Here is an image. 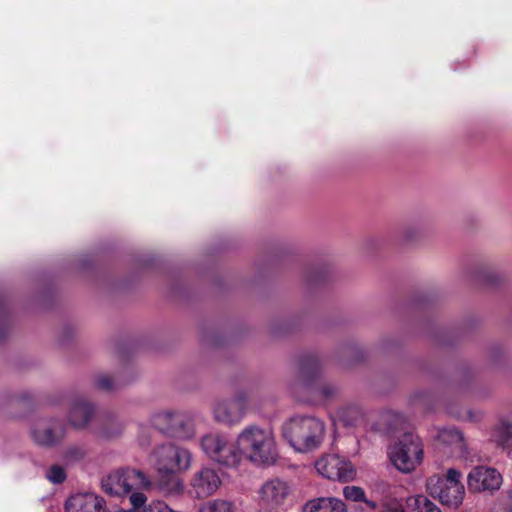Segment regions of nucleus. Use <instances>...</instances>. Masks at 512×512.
Here are the masks:
<instances>
[{
  "label": "nucleus",
  "mask_w": 512,
  "mask_h": 512,
  "mask_svg": "<svg viewBox=\"0 0 512 512\" xmlns=\"http://www.w3.org/2000/svg\"><path fill=\"white\" fill-rule=\"evenodd\" d=\"M106 494L128 496L131 508L143 506L147 501L145 492L152 488V481L140 470L125 468L111 472L101 481Z\"/></svg>",
  "instance_id": "nucleus-1"
},
{
  "label": "nucleus",
  "mask_w": 512,
  "mask_h": 512,
  "mask_svg": "<svg viewBox=\"0 0 512 512\" xmlns=\"http://www.w3.org/2000/svg\"><path fill=\"white\" fill-rule=\"evenodd\" d=\"M240 460L245 457L257 465H272L278 458L274 435L271 429L257 425L245 427L237 436Z\"/></svg>",
  "instance_id": "nucleus-2"
},
{
  "label": "nucleus",
  "mask_w": 512,
  "mask_h": 512,
  "mask_svg": "<svg viewBox=\"0 0 512 512\" xmlns=\"http://www.w3.org/2000/svg\"><path fill=\"white\" fill-rule=\"evenodd\" d=\"M285 440L295 451L306 453L317 449L325 435L324 423L312 416H296L282 428Z\"/></svg>",
  "instance_id": "nucleus-3"
},
{
  "label": "nucleus",
  "mask_w": 512,
  "mask_h": 512,
  "mask_svg": "<svg viewBox=\"0 0 512 512\" xmlns=\"http://www.w3.org/2000/svg\"><path fill=\"white\" fill-rule=\"evenodd\" d=\"M200 447L207 458L221 466L230 468L240 463L237 440L234 441L227 434L207 433L201 437Z\"/></svg>",
  "instance_id": "nucleus-4"
},
{
  "label": "nucleus",
  "mask_w": 512,
  "mask_h": 512,
  "mask_svg": "<svg viewBox=\"0 0 512 512\" xmlns=\"http://www.w3.org/2000/svg\"><path fill=\"white\" fill-rule=\"evenodd\" d=\"M461 473L450 468L445 477L432 476L427 481V490L434 498H438L441 503L458 507L464 498L465 490L461 481Z\"/></svg>",
  "instance_id": "nucleus-5"
},
{
  "label": "nucleus",
  "mask_w": 512,
  "mask_h": 512,
  "mask_svg": "<svg viewBox=\"0 0 512 512\" xmlns=\"http://www.w3.org/2000/svg\"><path fill=\"white\" fill-rule=\"evenodd\" d=\"M389 458L395 468L408 473L415 469L423 459V446L418 436L406 433L389 449Z\"/></svg>",
  "instance_id": "nucleus-6"
},
{
  "label": "nucleus",
  "mask_w": 512,
  "mask_h": 512,
  "mask_svg": "<svg viewBox=\"0 0 512 512\" xmlns=\"http://www.w3.org/2000/svg\"><path fill=\"white\" fill-rule=\"evenodd\" d=\"M151 425L161 433L179 439H190L195 434L193 419L186 412H157L151 417Z\"/></svg>",
  "instance_id": "nucleus-7"
},
{
  "label": "nucleus",
  "mask_w": 512,
  "mask_h": 512,
  "mask_svg": "<svg viewBox=\"0 0 512 512\" xmlns=\"http://www.w3.org/2000/svg\"><path fill=\"white\" fill-rule=\"evenodd\" d=\"M158 473L187 470L191 465L192 455L186 448L166 443L157 446L151 455Z\"/></svg>",
  "instance_id": "nucleus-8"
},
{
  "label": "nucleus",
  "mask_w": 512,
  "mask_h": 512,
  "mask_svg": "<svg viewBox=\"0 0 512 512\" xmlns=\"http://www.w3.org/2000/svg\"><path fill=\"white\" fill-rule=\"evenodd\" d=\"M317 472L324 478L339 482L353 481L356 475L353 464L337 454H329L315 462Z\"/></svg>",
  "instance_id": "nucleus-9"
},
{
  "label": "nucleus",
  "mask_w": 512,
  "mask_h": 512,
  "mask_svg": "<svg viewBox=\"0 0 512 512\" xmlns=\"http://www.w3.org/2000/svg\"><path fill=\"white\" fill-rule=\"evenodd\" d=\"M299 373L302 383L307 390L319 394L324 398H329L335 394L336 388L333 385H317L314 383L320 374V364L315 356H307L301 360Z\"/></svg>",
  "instance_id": "nucleus-10"
},
{
  "label": "nucleus",
  "mask_w": 512,
  "mask_h": 512,
  "mask_svg": "<svg viewBox=\"0 0 512 512\" xmlns=\"http://www.w3.org/2000/svg\"><path fill=\"white\" fill-rule=\"evenodd\" d=\"M221 483L218 472L211 467H202L193 474L190 480L192 493L199 499L213 495Z\"/></svg>",
  "instance_id": "nucleus-11"
},
{
  "label": "nucleus",
  "mask_w": 512,
  "mask_h": 512,
  "mask_svg": "<svg viewBox=\"0 0 512 512\" xmlns=\"http://www.w3.org/2000/svg\"><path fill=\"white\" fill-rule=\"evenodd\" d=\"M467 482L471 491H493L500 488L502 476L494 468L476 466L469 472Z\"/></svg>",
  "instance_id": "nucleus-12"
},
{
  "label": "nucleus",
  "mask_w": 512,
  "mask_h": 512,
  "mask_svg": "<svg viewBox=\"0 0 512 512\" xmlns=\"http://www.w3.org/2000/svg\"><path fill=\"white\" fill-rule=\"evenodd\" d=\"M64 435L63 425L56 420L38 421L31 431L33 441L37 445L46 447L58 444L64 438Z\"/></svg>",
  "instance_id": "nucleus-13"
},
{
  "label": "nucleus",
  "mask_w": 512,
  "mask_h": 512,
  "mask_svg": "<svg viewBox=\"0 0 512 512\" xmlns=\"http://www.w3.org/2000/svg\"><path fill=\"white\" fill-rule=\"evenodd\" d=\"M66 512H104L105 502L94 493H78L65 502Z\"/></svg>",
  "instance_id": "nucleus-14"
},
{
  "label": "nucleus",
  "mask_w": 512,
  "mask_h": 512,
  "mask_svg": "<svg viewBox=\"0 0 512 512\" xmlns=\"http://www.w3.org/2000/svg\"><path fill=\"white\" fill-rule=\"evenodd\" d=\"M158 479L152 482L151 490H155L159 495L167 499H177L184 492L183 481L175 472L158 473Z\"/></svg>",
  "instance_id": "nucleus-15"
},
{
  "label": "nucleus",
  "mask_w": 512,
  "mask_h": 512,
  "mask_svg": "<svg viewBox=\"0 0 512 512\" xmlns=\"http://www.w3.org/2000/svg\"><path fill=\"white\" fill-rule=\"evenodd\" d=\"M291 488L286 481L272 479L263 484L261 488L262 501L271 507L283 505L289 497Z\"/></svg>",
  "instance_id": "nucleus-16"
},
{
  "label": "nucleus",
  "mask_w": 512,
  "mask_h": 512,
  "mask_svg": "<svg viewBox=\"0 0 512 512\" xmlns=\"http://www.w3.org/2000/svg\"><path fill=\"white\" fill-rule=\"evenodd\" d=\"M95 412L94 406L84 400H76L68 415L69 423L76 429L85 428Z\"/></svg>",
  "instance_id": "nucleus-17"
},
{
  "label": "nucleus",
  "mask_w": 512,
  "mask_h": 512,
  "mask_svg": "<svg viewBox=\"0 0 512 512\" xmlns=\"http://www.w3.org/2000/svg\"><path fill=\"white\" fill-rule=\"evenodd\" d=\"M213 413L217 422L229 425L238 423L244 416L232 400L218 402L214 406Z\"/></svg>",
  "instance_id": "nucleus-18"
},
{
  "label": "nucleus",
  "mask_w": 512,
  "mask_h": 512,
  "mask_svg": "<svg viewBox=\"0 0 512 512\" xmlns=\"http://www.w3.org/2000/svg\"><path fill=\"white\" fill-rule=\"evenodd\" d=\"M304 512H347L345 503L334 497H320L308 501Z\"/></svg>",
  "instance_id": "nucleus-19"
},
{
  "label": "nucleus",
  "mask_w": 512,
  "mask_h": 512,
  "mask_svg": "<svg viewBox=\"0 0 512 512\" xmlns=\"http://www.w3.org/2000/svg\"><path fill=\"white\" fill-rule=\"evenodd\" d=\"M408 505L413 512H441L439 507L424 495L409 498Z\"/></svg>",
  "instance_id": "nucleus-20"
},
{
  "label": "nucleus",
  "mask_w": 512,
  "mask_h": 512,
  "mask_svg": "<svg viewBox=\"0 0 512 512\" xmlns=\"http://www.w3.org/2000/svg\"><path fill=\"white\" fill-rule=\"evenodd\" d=\"M122 430V423L114 416H109L105 419L103 427L98 430V435L102 438L109 439L121 434Z\"/></svg>",
  "instance_id": "nucleus-21"
},
{
  "label": "nucleus",
  "mask_w": 512,
  "mask_h": 512,
  "mask_svg": "<svg viewBox=\"0 0 512 512\" xmlns=\"http://www.w3.org/2000/svg\"><path fill=\"white\" fill-rule=\"evenodd\" d=\"M199 512H236V507L231 501L215 499L201 505Z\"/></svg>",
  "instance_id": "nucleus-22"
},
{
  "label": "nucleus",
  "mask_w": 512,
  "mask_h": 512,
  "mask_svg": "<svg viewBox=\"0 0 512 512\" xmlns=\"http://www.w3.org/2000/svg\"><path fill=\"white\" fill-rule=\"evenodd\" d=\"M494 437L499 445L508 447L512 440V422L503 419L496 427Z\"/></svg>",
  "instance_id": "nucleus-23"
},
{
  "label": "nucleus",
  "mask_w": 512,
  "mask_h": 512,
  "mask_svg": "<svg viewBox=\"0 0 512 512\" xmlns=\"http://www.w3.org/2000/svg\"><path fill=\"white\" fill-rule=\"evenodd\" d=\"M343 495L347 500L359 502L363 501L371 509H376L377 505L374 501L367 500L365 498V492L361 487L358 486H346L343 489Z\"/></svg>",
  "instance_id": "nucleus-24"
},
{
  "label": "nucleus",
  "mask_w": 512,
  "mask_h": 512,
  "mask_svg": "<svg viewBox=\"0 0 512 512\" xmlns=\"http://www.w3.org/2000/svg\"><path fill=\"white\" fill-rule=\"evenodd\" d=\"M87 450L83 445L74 444L68 446L62 453V458L66 464H74L84 459Z\"/></svg>",
  "instance_id": "nucleus-25"
},
{
  "label": "nucleus",
  "mask_w": 512,
  "mask_h": 512,
  "mask_svg": "<svg viewBox=\"0 0 512 512\" xmlns=\"http://www.w3.org/2000/svg\"><path fill=\"white\" fill-rule=\"evenodd\" d=\"M340 417L346 426H353L362 417V412L357 406H351L344 409Z\"/></svg>",
  "instance_id": "nucleus-26"
},
{
  "label": "nucleus",
  "mask_w": 512,
  "mask_h": 512,
  "mask_svg": "<svg viewBox=\"0 0 512 512\" xmlns=\"http://www.w3.org/2000/svg\"><path fill=\"white\" fill-rule=\"evenodd\" d=\"M66 476L65 469L59 465H52L46 474L47 479L54 484L63 483Z\"/></svg>",
  "instance_id": "nucleus-27"
},
{
  "label": "nucleus",
  "mask_w": 512,
  "mask_h": 512,
  "mask_svg": "<svg viewBox=\"0 0 512 512\" xmlns=\"http://www.w3.org/2000/svg\"><path fill=\"white\" fill-rule=\"evenodd\" d=\"M95 386L103 391H112L115 383L108 375H99L95 378Z\"/></svg>",
  "instance_id": "nucleus-28"
},
{
  "label": "nucleus",
  "mask_w": 512,
  "mask_h": 512,
  "mask_svg": "<svg viewBox=\"0 0 512 512\" xmlns=\"http://www.w3.org/2000/svg\"><path fill=\"white\" fill-rule=\"evenodd\" d=\"M248 398V394L245 391H239L231 400L234 402V405H236L237 408H239L244 414Z\"/></svg>",
  "instance_id": "nucleus-29"
},
{
  "label": "nucleus",
  "mask_w": 512,
  "mask_h": 512,
  "mask_svg": "<svg viewBox=\"0 0 512 512\" xmlns=\"http://www.w3.org/2000/svg\"><path fill=\"white\" fill-rule=\"evenodd\" d=\"M443 432L449 434L452 437V439H454V440H458V441L463 440V435H462L461 431H459L455 428L446 429V430H443Z\"/></svg>",
  "instance_id": "nucleus-30"
},
{
  "label": "nucleus",
  "mask_w": 512,
  "mask_h": 512,
  "mask_svg": "<svg viewBox=\"0 0 512 512\" xmlns=\"http://www.w3.org/2000/svg\"><path fill=\"white\" fill-rule=\"evenodd\" d=\"M383 512H405V510L401 505L394 504L387 506Z\"/></svg>",
  "instance_id": "nucleus-31"
},
{
  "label": "nucleus",
  "mask_w": 512,
  "mask_h": 512,
  "mask_svg": "<svg viewBox=\"0 0 512 512\" xmlns=\"http://www.w3.org/2000/svg\"><path fill=\"white\" fill-rule=\"evenodd\" d=\"M139 441H140V445H142V446H148L150 444L149 440H146L144 438H141Z\"/></svg>",
  "instance_id": "nucleus-32"
},
{
  "label": "nucleus",
  "mask_w": 512,
  "mask_h": 512,
  "mask_svg": "<svg viewBox=\"0 0 512 512\" xmlns=\"http://www.w3.org/2000/svg\"><path fill=\"white\" fill-rule=\"evenodd\" d=\"M390 416H392V413H390V412L383 414L384 418H389Z\"/></svg>",
  "instance_id": "nucleus-33"
},
{
  "label": "nucleus",
  "mask_w": 512,
  "mask_h": 512,
  "mask_svg": "<svg viewBox=\"0 0 512 512\" xmlns=\"http://www.w3.org/2000/svg\"><path fill=\"white\" fill-rule=\"evenodd\" d=\"M511 495H512V491H511Z\"/></svg>",
  "instance_id": "nucleus-34"
}]
</instances>
